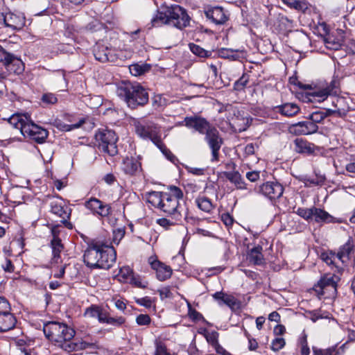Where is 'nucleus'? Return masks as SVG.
<instances>
[{
	"mask_svg": "<svg viewBox=\"0 0 355 355\" xmlns=\"http://www.w3.org/2000/svg\"><path fill=\"white\" fill-rule=\"evenodd\" d=\"M289 8L302 12L304 14L311 10V6L306 0H282Z\"/></svg>",
	"mask_w": 355,
	"mask_h": 355,
	"instance_id": "obj_28",
	"label": "nucleus"
},
{
	"mask_svg": "<svg viewBox=\"0 0 355 355\" xmlns=\"http://www.w3.org/2000/svg\"><path fill=\"white\" fill-rule=\"evenodd\" d=\"M339 280L338 275L325 274L315 286L314 290L319 296L326 295V297H334L337 293V284Z\"/></svg>",
	"mask_w": 355,
	"mask_h": 355,
	"instance_id": "obj_9",
	"label": "nucleus"
},
{
	"mask_svg": "<svg viewBox=\"0 0 355 355\" xmlns=\"http://www.w3.org/2000/svg\"><path fill=\"white\" fill-rule=\"evenodd\" d=\"M84 262L92 268L109 269L116 261V253L112 246L101 241L90 244L84 254Z\"/></svg>",
	"mask_w": 355,
	"mask_h": 355,
	"instance_id": "obj_2",
	"label": "nucleus"
},
{
	"mask_svg": "<svg viewBox=\"0 0 355 355\" xmlns=\"http://www.w3.org/2000/svg\"><path fill=\"white\" fill-rule=\"evenodd\" d=\"M234 51L232 49H223L220 51V55L224 58H232V59H236V57L232 55Z\"/></svg>",
	"mask_w": 355,
	"mask_h": 355,
	"instance_id": "obj_61",
	"label": "nucleus"
},
{
	"mask_svg": "<svg viewBox=\"0 0 355 355\" xmlns=\"http://www.w3.org/2000/svg\"><path fill=\"white\" fill-rule=\"evenodd\" d=\"M277 112L286 116H293L300 110L297 105L291 103H284L277 107Z\"/></svg>",
	"mask_w": 355,
	"mask_h": 355,
	"instance_id": "obj_30",
	"label": "nucleus"
},
{
	"mask_svg": "<svg viewBox=\"0 0 355 355\" xmlns=\"http://www.w3.org/2000/svg\"><path fill=\"white\" fill-rule=\"evenodd\" d=\"M182 198V190L173 186L170 187L169 192L153 191L150 193L148 201L166 216L177 220L187 217V209L179 202Z\"/></svg>",
	"mask_w": 355,
	"mask_h": 355,
	"instance_id": "obj_1",
	"label": "nucleus"
},
{
	"mask_svg": "<svg viewBox=\"0 0 355 355\" xmlns=\"http://www.w3.org/2000/svg\"><path fill=\"white\" fill-rule=\"evenodd\" d=\"M184 122L187 127L194 128L200 134H206L213 127L205 119L198 116L186 117Z\"/></svg>",
	"mask_w": 355,
	"mask_h": 355,
	"instance_id": "obj_16",
	"label": "nucleus"
},
{
	"mask_svg": "<svg viewBox=\"0 0 355 355\" xmlns=\"http://www.w3.org/2000/svg\"><path fill=\"white\" fill-rule=\"evenodd\" d=\"M137 135L144 139H150L168 159L172 160L174 155L168 150L161 138L159 127L152 121L135 122Z\"/></svg>",
	"mask_w": 355,
	"mask_h": 355,
	"instance_id": "obj_6",
	"label": "nucleus"
},
{
	"mask_svg": "<svg viewBox=\"0 0 355 355\" xmlns=\"http://www.w3.org/2000/svg\"><path fill=\"white\" fill-rule=\"evenodd\" d=\"M94 55L101 62H114L116 60V55L113 53V51L101 44H97L94 47Z\"/></svg>",
	"mask_w": 355,
	"mask_h": 355,
	"instance_id": "obj_19",
	"label": "nucleus"
},
{
	"mask_svg": "<svg viewBox=\"0 0 355 355\" xmlns=\"http://www.w3.org/2000/svg\"><path fill=\"white\" fill-rule=\"evenodd\" d=\"M155 300H152L149 297H144L136 300L137 304L143 306L146 308H150L152 306Z\"/></svg>",
	"mask_w": 355,
	"mask_h": 355,
	"instance_id": "obj_45",
	"label": "nucleus"
},
{
	"mask_svg": "<svg viewBox=\"0 0 355 355\" xmlns=\"http://www.w3.org/2000/svg\"><path fill=\"white\" fill-rule=\"evenodd\" d=\"M336 348L331 347L327 349L318 348L315 346L312 347V351L313 355H333Z\"/></svg>",
	"mask_w": 355,
	"mask_h": 355,
	"instance_id": "obj_38",
	"label": "nucleus"
},
{
	"mask_svg": "<svg viewBox=\"0 0 355 355\" xmlns=\"http://www.w3.org/2000/svg\"><path fill=\"white\" fill-rule=\"evenodd\" d=\"M129 69L131 74L135 76H139L144 71L143 67L139 64H132Z\"/></svg>",
	"mask_w": 355,
	"mask_h": 355,
	"instance_id": "obj_50",
	"label": "nucleus"
},
{
	"mask_svg": "<svg viewBox=\"0 0 355 355\" xmlns=\"http://www.w3.org/2000/svg\"><path fill=\"white\" fill-rule=\"evenodd\" d=\"M0 62H3L6 69L13 73L19 74L24 71V64L17 57L3 49L0 45Z\"/></svg>",
	"mask_w": 355,
	"mask_h": 355,
	"instance_id": "obj_10",
	"label": "nucleus"
},
{
	"mask_svg": "<svg viewBox=\"0 0 355 355\" xmlns=\"http://www.w3.org/2000/svg\"><path fill=\"white\" fill-rule=\"evenodd\" d=\"M151 268L155 270L157 278L159 281H164L171 277L172 275V269L170 266H166V264L153 259V257H150L148 260Z\"/></svg>",
	"mask_w": 355,
	"mask_h": 355,
	"instance_id": "obj_18",
	"label": "nucleus"
},
{
	"mask_svg": "<svg viewBox=\"0 0 355 355\" xmlns=\"http://www.w3.org/2000/svg\"><path fill=\"white\" fill-rule=\"evenodd\" d=\"M8 311H10V306L8 301L6 298L0 297V313H5Z\"/></svg>",
	"mask_w": 355,
	"mask_h": 355,
	"instance_id": "obj_48",
	"label": "nucleus"
},
{
	"mask_svg": "<svg viewBox=\"0 0 355 355\" xmlns=\"http://www.w3.org/2000/svg\"><path fill=\"white\" fill-rule=\"evenodd\" d=\"M95 139L100 150L109 155L114 156L118 153L116 142L118 137L111 130H101L95 135Z\"/></svg>",
	"mask_w": 355,
	"mask_h": 355,
	"instance_id": "obj_8",
	"label": "nucleus"
},
{
	"mask_svg": "<svg viewBox=\"0 0 355 355\" xmlns=\"http://www.w3.org/2000/svg\"><path fill=\"white\" fill-rule=\"evenodd\" d=\"M313 219L316 223L334 222V217L331 216L327 211L315 207H313Z\"/></svg>",
	"mask_w": 355,
	"mask_h": 355,
	"instance_id": "obj_29",
	"label": "nucleus"
},
{
	"mask_svg": "<svg viewBox=\"0 0 355 355\" xmlns=\"http://www.w3.org/2000/svg\"><path fill=\"white\" fill-rule=\"evenodd\" d=\"M136 322L139 325H148L150 322V318L147 314H140L137 317Z\"/></svg>",
	"mask_w": 355,
	"mask_h": 355,
	"instance_id": "obj_47",
	"label": "nucleus"
},
{
	"mask_svg": "<svg viewBox=\"0 0 355 355\" xmlns=\"http://www.w3.org/2000/svg\"><path fill=\"white\" fill-rule=\"evenodd\" d=\"M329 93H330V90L329 89H323L319 90L318 92H313L311 94V95L313 97H318V101H323L328 97V96L329 95Z\"/></svg>",
	"mask_w": 355,
	"mask_h": 355,
	"instance_id": "obj_42",
	"label": "nucleus"
},
{
	"mask_svg": "<svg viewBox=\"0 0 355 355\" xmlns=\"http://www.w3.org/2000/svg\"><path fill=\"white\" fill-rule=\"evenodd\" d=\"M15 318L10 311L0 313V331H7L12 329L15 327Z\"/></svg>",
	"mask_w": 355,
	"mask_h": 355,
	"instance_id": "obj_26",
	"label": "nucleus"
},
{
	"mask_svg": "<svg viewBox=\"0 0 355 355\" xmlns=\"http://www.w3.org/2000/svg\"><path fill=\"white\" fill-rule=\"evenodd\" d=\"M8 122L24 137L37 143L43 142L48 136L47 130L34 123L26 114H13L8 119Z\"/></svg>",
	"mask_w": 355,
	"mask_h": 355,
	"instance_id": "obj_3",
	"label": "nucleus"
},
{
	"mask_svg": "<svg viewBox=\"0 0 355 355\" xmlns=\"http://www.w3.org/2000/svg\"><path fill=\"white\" fill-rule=\"evenodd\" d=\"M158 292L162 300L172 297V293L168 287H164L159 290Z\"/></svg>",
	"mask_w": 355,
	"mask_h": 355,
	"instance_id": "obj_56",
	"label": "nucleus"
},
{
	"mask_svg": "<svg viewBox=\"0 0 355 355\" xmlns=\"http://www.w3.org/2000/svg\"><path fill=\"white\" fill-rule=\"evenodd\" d=\"M122 168L127 174H135L141 168V163L139 161V157H125L123 162Z\"/></svg>",
	"mask_w": 355,
	"mask_h": 355,
	"instance_id": "obj_23",
	"label": "nucleus"
},
{
	"mask_svg": "<svg viewBox=\"0 0 355 355\" xmlns=\"http://www.w3.org/2000/svg\"><path fill=\"white\" fill-rule=\"evenodd\" d=\"M1 266L6 272H12L14 271L15 267L10 259H6Z\"/></svg>",
	"mask_w": 355,
	"mask_h": 355,
	"instance_id": "obj_58",
	"label": "nucleus"
},
{
	"mask_svg": "<svg viewBox=\"0 0 355 355\" xmlns=\"http://www.w3.org/2000/svg\"><path fill=\"white\" fill-rule=\"evenodd\" d=\"M318 126L310 121H301L291 125L288 127V132L295 135H310L318 131Z\"/></svg>",
	"mask_w": 355,
	"mask_h": 355,
	"instance_id": "obj_15",
	"label": "nucleus"
},
{
	"mask_svg": "<svg viewBox=\"0 0 355 355\" xmlns=\"http://www.w3.org/2000/svg\"><path fill=\"white\" fill-rule=\"evenodd\" d=\"M207 341L214 347V346H216L217 344H218V333L215 331H212L211 332H209V331H205V334H204Z\"/></svg>",
	"mask_w": 355,
	"mask_h": 355,
	"instance_id": "obj_36",
	"label": "nucleus"
},
{
	"mask_svg": "<svg viewBox=\"0 0 355 355\" xmlns=\"http://www.w3.org/2000/svg\"><path fill=\"white\" fill-rule=\"evenodd\" d=\"M248 82V78L245 76H242L239 80L236 81L234 83V89L236 90H242L244 89Z\"/></svg>",
	"mask_w": 355,
	"mask_h": 355,
	"instance_id": "obj_51",
	"label": "nucleus"
},
{
	"mask_svg": "<svg viewBox=\"0 0 355 355\" xmlns=\"http://www.w3.org/2000/svg\"><path fill=\"white\" fill-rule=\"evenodd\" d=\"M189 47L191 51L195 55L201 57V58H207L209 56L210 53L200 47V46L195 44H190Z\"/></svg>",
	"mask_w": 355,
	"mask_h": 355,
	"instance_id": "obj_35",
	"label": "nucleus"
},
{
	"mask_svg": "<svg viewBox=\"0 0 355 355\" xmlns=\"http://www.w3.org/2000/svg\"><path fill=\"white\" fill-rule=\"evenodd\" d=\"M85 205L87 209L102 217L107 216L111 211V207L109 205L104 204L95 198H92L86 201Z\"/></svg>",
	"mask_w": 355,
	"mask_h": 355,
	"instance_id": "obj_17",
	"label": "nucleus"
},
{
	"mask_svg": "<svg viewBox=\"0 0 355 355\" xmlns=\"http://www.w3.org/2000/svg\"><path fill=\"white\" fill-rule=\"evenodd\" d=\"M208 19H211L216 24H223L228 20V16L220 7H215L205 12Z\"/></svg>",
	"mask_w": 355,
	"mask_h": 355,
	"instance_id": "obj_21",
	"label": "nucleus"
},
{
	"mask_svg": "<svg viewBox=\"0 0 355 355\" xmlns=\"http://www.w3.org/2000/svg\"><path fill=\"white\" fill-rule=\"evenodd\" d=\"M221 220L226 227H230L233 225L234 219L229 214H223Z\"/></svg>",
	"mask_w": 355,
	"mask_h": 355,
	"instance_id": "obj_55",
	"label": "nucleus"
},
{
	"mask_svg": "<svg viewBox=\"0 0 355 355\" xmlns=\"http://www.w3.org/2000/svg\"><path fill=\"white\" fill-rule=\"evenodd\" d=\"M315 146L307 141L297 138L294 140V150L298 153L311 155L314 152Z\"/></svg>",
	"mask_w": 355,
	"mask_h": 355,
	"instance_id": "obj_24",
	"label": "nucleus"
},
{
	"mask_svg": "<svg viewBox=\"0 0 355 355\" xmlns=\"http://www.w3.org/2000/svg\"><path fill=\"white\" fill-rule=\"evenodd\" d=\"M326 118V115L323 113V111H315L313 112L310 116L309 119L311 122L315 124L322 122Z\"/></svg>",
	"mask_w": 355,
	"mask_h": 355,
	"instance_id": "obj_39",
	"label": "nucleus"
},
{
	"mask_svg": "<svg viewBox=\"0 0 355 355\" xmlns=\"http://www.w3.org/2000/svg\"><path fill=\"white\" fill-rule=\"evenodd\" d=\"M13 30H20L25 24V17L21 14L13 12L0 13V24Z\"/></svg>",
	"mask_w": 355,
	"mask_h": 355,
	"instance_id": "obj_12",
	"label": "nucleus"
},
{
	"mask_svg": "<svg viewBox=\"0 0 355 355\" xmlns=\"http://www.w3.org/2000/svg\"><path fill=\"white\" fill-rule=\"evenodd\" d=\"M246 178L250 182H256L259 179V172L256 171L248 172L246 174Z\"/></svg>",
	"mask_w": 355,
	"mask_h": 355,
	"instance_id": "obj_59",
	"label": "nucleus"
},
{
	"mask_svg": "<svg viewBox=\"0 0 355 355\" xmlns=\"http://www.w3.org/2000/svg\"><path fill=\"white\" fill-rule=\"evenodd\" d=\"M286 344L285 340L283 338H277L272 342L271 349L277 352L282 349Z\"/></svg>",
	"mask_w": 355,
	"mask_h": 355,
	"instance_id": "obj_41",
	"label": "nucleus"
},
{
	"mask_svg": "<svg viewBox=\"0 0 355 355\" xmlns=\"http://www.w3.org/2000/svg\"><path fill=\"white\" fill-rule=\"evenodd\" d=\"M225 177L238 189H246V184L239 171H225Z\"/></svg>",
	"mask_w": 355,
	"mask_h": 355,
	"instance_id": "obj_27",
	"label": "nucleus"
},
{
	"mask_svg": "<svg viewBox=\"0 0 355 355\" xmlns=\"http://www.w3.org/2000/svg\"><path fill=\"white\" fill-rule=\"evenodd\" d=\"M296 213L306 220L313 219V207L311 208H298Z\"/></svg>",
	"mask_w": 355,
	"mask_h": 355,
	"instance_id": "obj_37",
	"label": "nucleus"
},
{
	"mask_svg": "<svg viewBox=\"0 0 355 355\" xmlns=\"http://www.w3.org/2000/svg\"><path fill=\"white\" fill-rule=\"evenodd\" d=\"M298 347L300 348L301 355H309L310 354V349L308 345L307 336L306 334H304L299 339Z\"/></svg>",
	"mask_w": 355,
	"mask_h": 355,
	"instance_id": "obj_34",
	"label": "nucleus"
},
{
	"mask_svg": "<svg viewBox=\"0 0 355 355\" xmlns=\"http://www.w3.org/2000/svg\"><path fill=\"white\" fill-rule=\"evenodd\" d=\"M336 254H328L324 253L322 254V259L327 264L332 265L334 263L335 259H336Z\"/></svg>",
	"mask_w": 355,
	"mask_h": 355,
	"instance_id": "obj_54",
	"label": "nucleus"
},
{
	"mask_svg": "<svg viewBox=\"0 0 355 355\" xmlns=\"http://www.w3.org/2000/svg\"><path fill=\"white\" fill-rule=\"evenodd\" d=\"M187 169L190 173H192V174L196 175H202L205 173V169L202 168L189 167Z\"/></svg>",
	"mask_w": 355,
	"mask_h": 355,
	"instance_id": "obj_62",
	"label": "nucleus"
},
{
	"mask_svg": "<svg viewBox=\"0 0 355 355\" xmlns=\"http://www.w3.org/2000/svg\"><path fill=\"white\" fill-rule=\"evenodd\" d=\"M153 106L157 109L163 107L165 104V99L161 95H155L152 99Z\"/></svg>",
	"mask_w": 355,
	"mask_h": 355,
	"instance_id": "obj_46",
	"label": "nucleus"
},
{
	"mask_svg": "<svg viewBox=\"0 0 355 355\" xmlns=\"http://www.w3.org/2000/svg\"><path fill=\"white\" fill-rule=\"evenodd\" d=\"M53 239L51 241V248L52 250L51 261L53 263H58L61 261L60 254L64 250V245L62 243L61 239L58 237L59 230L57 226L51 229Z\"/></svg>",
	"mask_w": 355,
	"mask_h": 355,
	"instance_id": "obj_13",
	"label": "nucleus"
},
{
	"mask_svg": "<svg viewBox=\"0 0 355 355\" xmlns=\"http://www.w3.org/2000/svg\"><path fill=\"white\" fill-rule=\"evenodd\" d=\"M41 100L46 104H55L58 101L57 97L52 93H46L43 94Z\"/></svg>",
	"mask_w": 355,
	"mask_h": 355,
	"instance_id": "obj_43",
	"label": "nucleus"
},
{
	"mask_svg": "<svg viewBox=\"0 0 355 355\" xmlns=\"http://www.w3.org/2000/svg\"><path fill=\"white\" fill-rule=\"evenodd\" d=\"M51 211L62 218L61 222L67 224V227L71 228L70 223H67V219L69 217V214L64 209L62 202L59 200H53L51 202Z\"/></svg>",
	"mask_w": 355,
	"mask_h": 355,
	"instance_id": "obj_22",
	"label": "nucleus"
},
{
	"mask_svg": "<svg viewBox=\"0 0 355 355\" xmlns=\"http://www.w3.org/2000/svg\"><path fill=\"white\" fill-rule=\"evenodd\" d=\"M131 273L132 270L129 267H123L120 268L118 276L126 279L131 275Z\"/></svg>",
	"mask_w": 355,
	"mask_h": 355,
	"instance_id": "obj_53",
	"label": "nucleus"
},
{
	"mask_svg": "<svg viewBox=\"0 0 355 355\" xmlns=\"http://www.w3.org/2000/svg\"><path fill=\"white\" fill-rule=\"evenodd\" d=\"M216 353L220 355H230L219 343L214 347Z\"/></svg>",
	"mask_w": 355,
	"mask_h": 355,
	"instance_id": "obj_64",
	"label": "nucleus"
},
{
	"mask_svg": "<svg viewBox=\"0 0 355 355\" xmlns=\"http://www.w3.org/2000/svg\"><path fill=\"white\" fill-rule=\"evenodd\" d=\"M117 94L132 109L144 105L148 101V94L141 85L130 82L122 83L117 88Z\"/></svg>",
	"mask_w": 355,
	"mask_h": 355,
	"instance_id": "obj_5",
	"label": "nucleus"
},
{
	"mask_svg": "<svg viewBox=\"0 0 355 355\" xmlns=\"http://www.w3.org/2000/svg\"><path fill=\"white\" fill-rule=\"evenodd\" d=\"M352 249V245L349 242L346 243L340 248V250L336 254V259L341 261L343 263L346 262L349 259Z\"/></svg>",
	"mask_w": 355,
	"mask_h": 355,
	"instance_id": "obj_31",
	"label": "nucleus"
},
{
	"mask_svg": "<svg viewBox=\"0 0 355 355\" xmlns=\"http://www.w3.org/2000/svg\"><path fill=\"white\" fill-rule=\"evenodd\" d=\"M155 355H170L166 352V346L164 343H162L161 341L156 340L155 341Z\"/></svg>",
	"mask_w": 355,
	"mask_h": 355,
	"instance_id": "obj_44",
	"label": "nucleus"
},
{
	"mask_svg": "<svg viewBox=\"0 0 355 355\" xmlns=\"http://www.w3.org/2000/svg\"><path fill=\"white\" fill-rule=\"evenodd\" d=\"M84 120H80L78 123L71 124V125H64L63 127V130L65 131H70L72 129L78 128L81 126V125L84 123Z\"/></svg>",
	"mask_w": 355,
	"mask_h": 355,
	"instance_id": "obj_63",
	"label": "nucleus"
},
{
	"mask_svg": "<svg viewBox=\"0 0 355 355\" xmlns=\"http://www.w3.org/2000/svg\"><path fill=\"white\" fill-rule=\"evenodd\" d=\"M181 221L182 220H175V219L172 218H171V219L166 218H161L157 220V223L165 230H169L172 226L175 225Z\"/></svg>",
	"mask_w": 355,
	"mask_h": 355,
	"instance_id": "obj_33",
	"label": "nucleus"
},
{
	"mask_svg": "<svg viewBox=\"0 0 355 355\" xmlns=\"http://www.w3.org/2000/svg\"><path fill=\"white\" fill-rule=\"evenodd\" d=\"M101 311L98 307H91L86 310L85 314L92 318H97Z\"/></svg>",
	"mask_w": 355,
	"mask_h": 355,
	"instance_id": "obj_52",
	"label": "nucleus"
},
{
	"mask_svg": "<svg viewBox=\"0 0 355 355\" xmlns=\"http://www.w3.org/2000/svg\"><path fill=\"white\" fill-rule=\"evenodd\" d=\"M259 191L266 197L273 200L282 196L284 188L277 182H268L259 187Z\"/></svg>",
	"mask_w": 355,
	"mask_h": 355,
	"instance_id": "obj_14",
	"label": "nucleus"
},
{
	"mask_svg": "<svg viewBox=\"0 0 355 355\" xmlns=\"http://www.w3.org/2000/svg\"><path fill=\"white\" fill-rule=\"evenodd\" d=\"M257 148V146H255L254 144H248L244 148V152L246 155H252L254 154L255 149Z\"/></svg>",
	"mask_w": 355,
	"mask_h": 355,
	"instance_id": "obj_60",
	"label": "nucleus"
},
{
	"mask_svg": "<svg viewBox=\"0 0 355 355\" xmlns=\"http://www.w3.org/2000/svg\"><path fill=\"white\" fill-rule=\"evenodd\" d=\"M290 83L293 84L295 85H297L299 88L302 89H309L311 88V86L310 85L303 84L298 81L297 79L295 78H291Z\"/></svg>",
	"mask_w": 355,
	"mask_h": 355,
	"instance_id": "obj_57",
	"label": "nucleus"
},
{
	"mask_svg": "<svg viewBox=\"0 0 355 355\" xmlns=\"http://www.w3.org/2000/svg\"><path fill=\"white\" fill-rule=\"evenodd\" d=\"M205 135V139L211 149V161H218V150L223 144V139L220 138L217 129L214 126Z\"/></svg>",
	"mask_w": 355,
	"mask_h": 355,
	"instance_id": "obj_11",
	"label": "nucleus"
},
{
	"mask_svg": "<svg viewBox=\"0 0 355 355\" xmlns=\"http://www.w3.org/2000/svg\"><path fill=\"white\" fill-rule=\"evenodd\" d=\"M43 331L51 342L63 347V345L70 341L75 335L73 329L64 323L49 322L44 324Z\"/></svg>",
	"mask_w": 355,
	"mask_h": 355,
	"instance_id": "obj_7",
	"label": "nucleus"
},
{
	"mask_svg": "<svg viewBox=\"0 0 355 355\" xmlns=\"http://www.w3.org/2000/svg\"><path fill=\"white\" fill-rule=\"evenodd\" d=\"M212 297L218 302L220 306L225 304L230 309H234L239 305V301L233 295H228L221 291L214 293Z\"/></svg>",
	"mask_w": 355,
	"mask_h": 355,
	"instance_id": "obj_20",
	"label": "nucleus"
},
{
	"mask_svg": "<svg viewBox=\"0 0 355 355\" xmlns=\"http://www.w3.org/2000/svg\"><path fill=\"white\" fill-rule=\"evenodd\" d=\"M263 248L260 245L252 248L249 250L247 259L250 263L254 265H262L264 263V258L262 254Z\"/></svg>",
	"mask_w": 355,
	"mask_h": 355,
	"instance_id": "obj_25",
	"label": "nucleus"
},
{
	"mask_svg": "<svg viewBox=\"0 0 355 355\" xmlns=\"http://www.w3.org/2000/svg\"><path fill=\"white\" fill-rule=\"evenodd\" d=\"M125 235V230L122 228H118L113 230L112 243L118 245L120 241L123 238Z\"/></svg>",
	"mask_w": 355,
	"mask_h": 355,
	"instance_id": "obj_40",
	"label": "nucleus"
},
{
	"mask_svg": "<svg viewBox=\"0 0 355 355\" xmlns=\"http://www.w3.org/2000/svg\"><path fill=\"white\" fill-rule=\"evenodd\" d=\"M190 18L186 10L178 5L167 8L164 11L158 12L152 19L154 26L168 24L182 29L189 24Z\"/></svg>",
	"mask_w": 355,
	"mask_h": 355,
	"instance_id": "obj_4",
	"label": "nucleus"
},
{
	"mask_svg": "<svg viewBox=\"0 0 355 355\" xmlns=\"http://www.w3.org/2000/svg\"><path fill=\"white\" fill-rule=\"evenodd\" d=\"M125 321V320L123 317L113 318L110 316L107 320V324L119 327L123 324Z\"/></svg>",
	"mask_w": 355,
	"mask_h": 355,
	"instance_id": "obj_49",
	"label": "nucleus"
},
{
	"mask_svg": "<svg viewBox=\"0 0 355 355\" xmlns=\"http://www.w3.org/2000/svg\"><path fill=\"white\" fill-rule=\"evenodd\" d=\"M196 202L198 207L205 212L209 213L214 208V206L211 200L205 196L198 197L196 200Z\"/></svg>",
	"mask_w": 355,
	"mask_h": 355,
	"instance_id": "obj_32",
	"label": "nucleus"
}]
</instances>
